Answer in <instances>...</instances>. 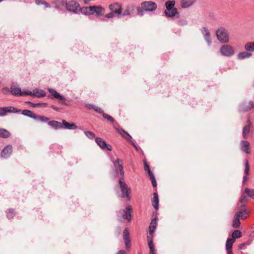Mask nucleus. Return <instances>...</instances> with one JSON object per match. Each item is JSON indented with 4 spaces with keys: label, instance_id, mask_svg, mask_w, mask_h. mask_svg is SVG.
Instances as JSON below:
<instances>
[{
    "label": "nucleus",
    "instance_id": "obj_1",
    "mask_svg": "<svg viewBox=\"0 0 254 254\" xmlns=\"http://www.w3.org/2000/svg\"><path fill=\"white\" fill-rule=\"evenodd\" d=\"M157 7L156 3L152 1H144L140 3V6L137 7V14L140 16L144 15V11L146 12H153Z\"/></svg>",
    "mask_w": 254,
    "mask_h": 254
},
{
    "label": "nucleus",
    "instance_id": "obj_2",
    "mask_svg": "<svg viewBox=\"0 0 254 254\" xmlns=\"http://www.w3.org/2000/svg\"><path fill=\"white\" fill-rule=\"evenodd\" d=\"M216 35L218 41L222 43H228L229 40V34L227 30L224 27L219 28L216 31Z\"/></svg>",
    "mask_w": 254,
    "mask_h": 254
},
{
    "label": "nucleus",
    "instance_id": "obj_3",
    "mask_svg": "<svg viewBox=\"0 0 254 254\" xmlns=\"http://www.w3.org/2000/svg\"><path fill=\"white\" fill-rule=\"evenodd\" d=\"M119 184L121 191V196L122 198L127 197L128 200L130 199L129 193L130 189L128 188L127 184L124 181V178H121L119 181Z\"/></svg>",
    "mask_w": 254,
    "mask_h": 254
},
{
    "label": "nucleus",
    "instance_id": "obj_4",
    "mask_svg": "<svg viewBox=\"0 0 254 254\" xmlns=\"http://www.w3.org/2000/svg\"><path fill=\"white\" fill-rule=\"evenodd\" d=\"M65 7L68 11L77 14L79 12V9H80V4L76 1L69 0L66 2Z\"/></svg>",
    "mask_w": 254,
    "mask_h": 254
},
{
    "label": "nucleus",
    "instance_id": "obj_5",
    "mask_svg": "<svg viewBox=\"0 0 254 254\" xmlns=\"http://www.w3.org/2000/svg\"><path fill=\"white\" fill-rule=\"evenodd\" d=\"M249 213V212L246 209L245 205H241L240 206H237V212L235 215L242 219H245L247 218Z\"/></svg>",
    "mask_w": 254,
    "mask_h": 254
},
{
    "label": "nucleus",
    "instance_id": "obj_6",
    "mask_svg": "<svg viewBox=\"0 0 254 254\" xmlns=\"http://www.w3.org/2000/svg\"><path fill=\"white\" fill-rule=\"evenodd\" d=\"M220 52L223 56L226 57L231 56L235 53L233 48L229 45L222 46L220 49Z\"/></svg>",
    "mask_w": 254,
    "mask_h": 254
},
{
    "label": "nucleus",
    "instance_id": "obj_7",
    "mask_svg": "<svg viewBox=\"0 0 254 254\" xmlns=\"http://www.w3.org/2000/svg\"><path fill=\"white\" fill-rule=\"evenodd\" d=\"M138 6H136L134 4H131L126 6V9L123 12V16H132L134 11H137Z\"/></svg>",
    "mask_w": 254,
    "mask_h": 254
},
{
    "label": "nucleus",
    "instance_id": "obj_8",
    "mask_svg": "<svg viewBox=\"0 0 254 254\" xmlns=\"http://www.w3.org/2000/svg\"><path fill=\"white\" fill-rule=\"evenodd\" d=\"M10 92L12 95L15 96L32 95V92L31 91H21L19 87L15 86H12L11 87Z\"/></svg>",
    "mask_w": 254,
    "mask_h": 254
},
{
    "label": "nucleus",
    "instance_id": "obj_9",
    "mask_svg": "<svg viewBox=\"0 0 254 254\" xmlns=\"http://www.w3.org/2000/svg\"><path fill=\"white\" fill-rule=\"evenodd\" d=\"M109 9L118 15H121L123 11L121 4L118 2H115L110 4L109 5Z\"/></svg>",
    "mask_w": 254,
    "mask_h": 254
},
{
    "label": "nucleus",
    "instance_id": "obj_10",
    "mask_svg": "<svg viewBox=\"0 0 254 254\" xmlns=\"http://www.w3.org/2000/svg\"><path fill=\"white\" fill-rule=\"evenodd\" d=\"M254 108V103L253 102H244L239 107V111L246 112Z\"/></svg>",
    "mask_w": 254,
    "mask_h": 254
},
{
    "label": "nucleus",
    "instance_id": "obj_11",
    "mask_svg": "<svg viewBox=\"0 0 254 254\" xmlns=\"http://www.w3.org/2000/svg\"><path fill=\"white\" fill-rule=\"evenodd\" d=\"M96 143L103 149H107L108 150L111 151L112 147L110 145L107 144L106 141L100 137H97L95 139Z\"/></svg>",
    "mask_w": 254,
    "mask_h": 254
},
{
    "label": "nucleus",
    "instance_id": "obj_12",
    "mask_svg": "<svg viewBox=\"0 0 254 254\" xmlns=\"http://www.w3.org/2000/svg\"><path fill=\"white\" fill-rule=\"evenodd\" d=\"M197 0H180V4L183 8H188L194 5Z\"/></svg>",
    "mask_w": 254,
    "mask_h": 254
},
{
    "label": "nucleus",
    "instance_id": "obj_13",
    "mask_svg": "<svg viewBox=\"0 0 254 254\" xmlns=\"http://www.w3.org/2000/svg\"><path fill=\"white\" fill-rule=\"evenodd\" d=\"M92 14L95 13L97 16H103L105 13V9L101 6H92Z\"/></svg>",
    "mask_w": 254,
    "mask_h": 254
},
{
    "label": "nucleus",
    "instance_id": "obj_14",
    "mask_svg": "<svg viewBox=\"0 0 254 254\" xmlns=\"http://www.w3.org/2000/svg\"><path fill=\"white\" fill-rule=\"evenodd\" d=\"M165 14L166 16L170 17H175V18H178L180 17V14L178 11V9L173 8L169 10L166 9L165 10Z\"/></svg>",
    "mask_w": 254,
    "mask_h": 254
},
{
    "label": "nucleus",
    "instance_id": "obj_15",
    "mask_svg": "<svg viewBox=\"0 0 254 254\" xmlns=\"http://www.w3.org/2000/svg\"><path fill=\"white\" fill-rule=\"evenodd\" d=\"M132 211V208L130 205H128L126 208V210H123V217L124 218L127 219L128 221H130L131 220V213Z\"/></svg>",
    "mask_w": 254,
    "mask_h": 254
},
{
    "label": "nucleus",
    "instance_id": "obj_16",
    "mask_svg": "<svg viewBox=\"0 0 254 254\" xmlns=\"http://www.w3.org/2000/svg\"><path fill=\"white\" fill-rule=\"evenodd\" d=\"M12 146L10 145L6 146L1 152L2 157L7 158L12 153Z\"/></svg>",
    "mask_w": 254,
    "mask_h": 254
},
{
    "label": "nucleus",
    "instance_id": "obj_17",
    "mask_svg": "<svg viewBox=\"0 0 254 254\" xmlns=\"http://www.w3.org/2000/svg\"><path fill=\"white\" fill-rule=\"evenodd\" d=\"M114 165L115 167H117L119 169L122 178H124V171L123 170V161L120 159H118L114 162Z\"/></svg>",
    "mask_w": 254,
    "mask_h": 254
},
{
    "label": "nucleus",
    "instance_id": "obj_18",
    "mask_svg": "<svg viewBox=\"0 0 254 254\" xmlns=\"http://www.w3.org/2000/svg\"><path fill=\"white\" fill-rule=\"evenodd\" d=\"M202 34L203 35L205 40L206 41L208 46L211 44V39L210 37V34L208 29L206 27H203L202 29Z\"/></svg>",
    "mask_w": 254,
    "mask_h": 254
},
{
    "label": "nucleus",
    "instance_id": "obj_19",
    "mask_svg": "<svg viewBox=\"0 0 254 254\" xmlns=\"http://www.w3.org/2000/svg\"><path fill=\"white\" fill-rule=\"evenodd\" d=\"M49 92L50 94L53 95L54 98L61 100L62 101L63 104H65V98L61 95L58 92H57L55 90L53 89H49Z\"/></svg>",
    "mask_w": 254,
    "mask_h": 254
},
{
    "label": "nucleus",
    "instance_id": "obj_20",
    "mask_svg": "<svg viewBox=\"0 0 254 254\" xmlns=\"http://www.w3.org/2000/svg\"><path fill=\"white\" fill-rule=\"evenodd\" d=\"M49 92L50 94L53 95L54 98L61 100L62 101L63 104H65V98L61 95L58 92H57L55 90L53 89H49Z\"/></svg>",
    "mask_w": 254,
    "mask_h": 254
},
{
    "label": "nucleus",
    "instance_id": "obj_21",
    "mask_svg": "<svg viewBox=\"0 0 254 254\" xmlns=\"http://www.w3.org/2000/svg\"><path fill=\"white\" fill-rule=\"evenodd\" d=\"M241 150L247 154H250V143L248 141L243 140L241 142Z\"/></svg>",
    "mask_w": 254,
    "mask_h": 254
},
{
    "label": "nucleus",
    "instance_id": "obj_22",
    "mask_svg": "<svg viewBox=\"0 0 254 254\" xmlns=\"http://www.w3.org/2000/svg\"><path fill=\"white\" fill-rule=\"evenodd\" d=\"M251 123L250 120L248 121V124L246 125L243 130V137L246 139L248 137V135L250 133V130H251Z\"/></svg>",
    "mask_w": 254,
    "mask_h": 254
},
{
    "label": "nucleus",
    "instance_id": "obj_23",
    "mask_svg": "<svg viewBox=\"0 0 254 254\" xmlns=\"http://www.w3.org/2000/svg\"><path fill=\"white\" fill-rule=\"evenodd\" d=\"M157 224V219L154 218L152 220L150 225L149 227V231L150 236L152 235L154 232Z\"/></svg>",
    "mask_w": 254,
    "mask_h": 254
},
{
    "label": "nucleus",
    "instance_id": "obj_24",
    "mask_svg": "<svg viewBox=\"0 0 254 254\" xmlns=\"http://www.w3.org/2000/svg\"><path fill=\"white\" fill-rule=\"evenodd\" d=\"M62 123L64 127L66 129H74L77 128V126L74 123H69L65 120H63Z\"/></svg>",
    "mask_w": 254,
    "mask_h": 254
},
{
    "label": "nucleus",
    "instance_id": "obj_25",
    "mask_svg": "<svg viewBox=\"0 0 254 254\" xmlns=\"http://www.w3.org/2000/svg\"><path fill=\"white\" fill-rule=\"evenodd\" d=\"M91 7L92 6L83 7H81L80 6V9H79V12H80L81 13L84 14L85 15H91L92 14V9H90Z\"/></svg>",
    "mask_w": 254,
    "mask_h": 254
},
{
    "label": "nucleus",
    "instance_id": "obj_26",
    "mask_svg": "<svg viewBox=\"0 0 254 254\" xmlns=\"http://www.w3.org/2000/svg\"><path fill=\"white\" fill-rule=\"evenodd\" d=\"M152 203L153 207L156 210H157L159 208V198L158 195L156 192H154L153 193V198Z\"/></svg>",
    "mask_w": 254,
    "mask_h": 254
},
{
    "label": "nucleus",
    "instance_id": "obj_27",
    "mask_svg": "<svg viewBox=\"0 0 254 254\" xmlns=\"http://www.w3.org/2000/svg\"><path fill=\"white\" fill-rule=\"evenodd\" d=\"M118 132L124 137H125L127 140L130 141L131 143L136 148L133 142L130 140L129 138H131L130 135L123 129L118 130Z\"/></svg>",
    "mask_w": 254,
    "mask_h": 254
},
{
    "label": "nucleus",
    "instance_id": "obj_28",
    "mask_svg": "<svg viewBox=\"0 0 254 254\" xmlns=\"http://www.w3.org/2000/svg\"><path fill=\"white\" fill-rule=\"evenodd\" d=\"M252 54L247 52H242L238 54L237 57L239 60H243L247 58H249L252 57Z\"/></svg>",
    "mask_w": 254,
    "mask_h": 254
},
{
    "label": "nucleus",
    "instance_id": "obj_29",
    "mask_svg": "<svg viewBox=\"0 0 254 254\" xmlns=\"http://www.w3.org/2000/svg\"><path fill=\"white\" fill-rule=\"evenodd\" d=\"M247 194L245 192L242 195L239 202H238L237 206H240L241 205H245L248 201Z\"/></svg>",
    "mask_w": 254,
    "mask_h": 254
},
{
    "label": "nucleus",
    "instance_id": "obj_30",
    "mask_svg": "<svg viewBox=\"0 0 254 254\" xmlns=\"http://www.w3.org/2000/svg\"><path fill=\"white\" fill-rule=\"evenodd\" d=\"M147 239L148 245L150 249V254H156L155 252V249L153 245V241L152 240V237H150V236H148Z\"/></svg>",
    "mask_w": 254,
    "mask_h": 254
},
{
    "label": "nucleus",
    "instance_id": "obj_31",
    "mask_svg": "<svg viewBox=\"0 0 254 254\" xmlns=\"http://www.w3.org/2000/svg\"><path fill=\"white\" fill-rule=\"evenodd\" d=\"M11 134L9 131L4 128H0V137L8 138Z\"/></svg>",
    "mask_w": 254,
    "mask_h": 254
},
{
    "label": "nucleus",
    "instance_id": "obj_32",
    "mask_svg": "<svg viewBox=\"0 0 254 254\" xmlns=\"http://www.w3.org/2000/svg\"><path fill=\"white\" fill-rule=\"evenodd\" d=\"M22 115L34 119L36 118V114L29 110H24L22 112Z\"/></svg>",
    "mask_w": 254,
    "mask_h": 254
},
{
    "label": "nucleus",
    "instance_id": "obj_33",
    "mask_svg": "<svg viewBox=\"0 0 254 254\" xmlns=\"http://www.w3.org/2000/svg\"><path fill=\"white\" fill-rule=\"evenodd\" d=\"M176 2L174 0H168L165 3L166 9L169 10L171 9L176 8L174 7Z\"/></svg>",
    "mask_w": 254,
    "mask_h": 254
},
{
    "label": "nucleus",
    "instance_id": "obj_34",
    "mask_svg": "<svg viewBox=\"0 0 254 254\" xmlns=\"http://www.w3.org/2000/svg\"><path fill=\"white\" fill-rule=\"evenodd\" d=\"M234 239H228L226 243V250H231L233 245L235 242Z\"/></svg>",
    "mask_w": 254,
    "mask_h": 254
},
{
    "label": "nucleus",
    "instance_id": "obj_35",
    "mask_svg": "<svg viewBox=\"0 0 254 254\" xmlns=\"http://www.w3.org/2000/svg\"><path fill=\"white\" fill-rule=\"evenodd\" d=\"M245 49L247 51H254V41L247 43L245 45Z\"/></svg>",
    "mask_w": 254,
    "mask_h": 254
},
{
    "label": "nucleus",
    "instance_id": "obj_36",
    "mask_svg": "<svg viewBox=\"0 0 254 254\" xmlns=\"http://www.w3.org/2000/svg\"><path fill=\"white\" fill-rule=\"evenodd\" d=\"M241 218L239 217H237L236 215L234 216V219L233 222L232 226L233 228H238L241 224L240 219Z\"/></svg>",
    "mask_w": 254,
    "mask_h": 254
},
{
    "label": "nucleus",
    "instance_id": "obj_37",
    "mask_svg": "<svg viewBox=\"0 0 254 254\" xmlns=\"http://www.w3.org/2000/svg\"><path fill=\"white\" fill-rule=\"evenodd\" d=\"M5 113H19L21 111L20 110H18L13 107H5Z\"/></svg>",
    "mask_w": 254,
    "mask_h": 254
},
{
    "label": "nucleus",
    "instance_id": "obj_38",
    "mask_svg": "<svg viewBox=\"0 0 254 254\" xmlns=\"http://www.w3.org/2000/svg\"><path fill=\"white\" fill-rule=\"evenodd\" d=\"M48 124L50 126H51L55 128L62 127L61 123L60 122H59L58 121H50V122H49Z\"/></svg>",
    "mask_w": 254,
    "mask_h": 254
},
{
    "label": "nucleus",
    "instance_id": "obj_39",
    "mask_svg": "<svg viewBox=\"0 0 254 254\" xmlns=\"http://www.w3.org/2000/svg\"><path fill=\"white\" fill-rule=\"evenodd\" d=\"M232 239H234L235 240L237 238H240L242 237V233L240 230H235L232 234Z\"/></svg>",
    "mask_w": 254,
    "mask_h": 254
},
{
    "label": "nucleus",
    "instance_id": "obj_40",
    "mask_svg": "<svg viewBox=\"0 0 254 254\" xmlns=\"http://www.w3.org/2000/svg\"><path fill=\"white\" fill-rule=\"evenodd\" d=\"M188 20L186 18L180 19L177 22L178 25L180 26H186L188 25Z\"/></svg>",
    "mask_w": 254,
    "mask_h": 254
},
{
    "label": "nucleus",
    "instance_id": "obj_41",
    "mask_svg": "<svg viewBox=\"0 0 254 254\" xmlns=\"http://www.w3.org/2000/svg\"><path fill=\"white\" fill-rule=\"evenodd\" d=\"M35 120H38L43 122H46L49 121V119L43 116H37L36 115Z\"/></svg>",
    "mask_w": 254,
    "mask_h": 254
},
{
    "label": "nucleus",
    "instance_id": "obj_42",
    "mask_svg": "<svg viewBox=\"0 0 254 254\" xmlns=\"http://www.w3.org/2000/svg\"><path fill=\"white\" fill-rule=\"evenodd\" d=\"M129 233L127 228H126L123 233L124 240V241L128 242V240H129Z\"/></svg>",
    "mask_w": 254,
    "mask_h": 254
},
{
    "label": "nucleus",
    "instance_id": "obj_43",
    "mask_svg": "<svg viewBox=\"0 0 254 254\" xmlns=\"http://www.w3.org/2000/svg\"><path fill=\"white\" fill-rule=\"evenodd\" d=\"M245 192L246 193L248 196L254 199V190L246 189Z\"/></svg>",
    "mask_w": 254,
    "mask_h": 254
},
{
    "label": "nucleus",
    "instance_id": "obj_44",
    "mask_svg": "<svg viewBox=\"0 0 254 254\" xmlns=\"http://www.w3.org/2000/svg\"><path fill=\"white\" fill-rule=\"evenodd\" d=\"M45 92L42 90H40L39 91H37L36 92H34L33 93H32L31 96H35L37 97H43L45 95Z\"/></svg>",
    "mask_w": 254,
    "mask_h": 254
},
{
    "label": "nucleus",
    "instance_id": "obj_45",
    "mask_svg": "<svg viewBox=\"0 0 254 254\" xmlns=\"http://www.w3.org/2000/svg\"><path fill=\"white\" fill-rule=\"evenodd\" d=\"M144 170L147 171L149 177L154 175L150 169L149 165L145 162H144Z\"/></svg>",
    "mask_w": 254,
    "mask_h": 254
},
{
    "label": "nucleus",
    "instance_id": "obj_46",
    "mask_svg": "<svg viewBox=\"0 0 254 254\" xmlns=\"http://www.w3.org/2000/svg\"><path fill=\"white\" fill-rule=\"evenodd\" d=\"M84 133L86 136L90 139H93L95 137V134L93 132L90 131H85Z\"/></svg>",
    "mask_w": 254,
    "mask_h": 254
},
{
    "label": "nucleus",
    "instance_id": "obj_47",
    "mask_svg": "<svg viewBox=\"0 0 254 254\" xmlns=\"http://www.w3.org/2000/svg\"><path fill=\"white\" fill-rule=\"evenodd\" d=\"M102 116L104 118L106 119L107 120H108V121H110L112 123H114L115 121L114 119L111 116L108 114L103 113Z\"/></svg>",
    "mask_w": 254,
    "mask_h": 254
},
{
    "label": "nucleus",
    "instance_id": "obj_48",
    "mask_svg": "<svg viewBox=\"0 0 254 254\" xmlns=\"http://www.w3.org/2000/svg\"><path fill=\"white\" fill-rule=\"evenodd\" d=\"M115 13L111 11V12L106 14L105 16L107 18L110 19L114 18L115 16Z\"/></svg>",
    "mask_w": 254,
    "mask_h": 254
},
{
    "label": "nucleus",
    "instance_id": "obj_49",
    "mask_svg": "<svg viewBox=\"0 0 254 254\" xmlns=\"http://www.w3.org/2000/svg\"><path fill=\"white\" fill-rule=\"evenodd\" d=\"M149 178H150V180H151V182H152L153 187H156L157 183H156V181L155 180L154 176V175L150 177Z\"/></svg>",
    "mask_w": 254,
    "mask_h": 254
},
{
    "label": "nucleus",
    "instance_id": "obj_50",
    "mask_svg": "<svg viewBox=\"0 0 254 254\" xmlns=\"http://www.w3.org/2000/svg\"><path fill=\"white\" fill-rule=\"evenodd\" d=\"M249 170H250V168H249V163H248V161H247L246 162V164H245V172L246 174V175L249 174Z\"/></svg>",
    "mask_w": 254,
    "mask_h": 254
},
{
    "label": "nucleus",
    "instance_id": "obj_51",
    "mask_svg": "<svg viewBox=\"0 0 254 254\" xmlns=\"http://www.w3.org/2000/svg\"><path fill=\"white\" fill-rule=\"evenodd\" d=\"M93 110L98 113H102V114L103 113H104L103 110L101 108H98L96 106H95V107L93 108Z\"/></svg>",
    "mask_w": 254,
    "mask_h": 254
},
{
    "label": "nucleus",
    "instance_id": "obj_52",
    "mask_svg": "<svg viewBox=\"0 0 254 254\" xmlns=\"http://www.w3.org/2000/svg\"><path fill=\"white\" fill-rule=\"evenodd\" d=\"M6 114L5 109L4 108H0V116H3Z\"/></svg>",
    "mask_w": 254,
    "mask_h": 254
},
{
    "label": "nucleus",
    "instance_id": "obj_53",
    "mask_svg": "<svg viewBox=\"0 0 254 254\" xmlns=\"http://www.w3.org/2000/svg\"><path fill=\"white\" fill-rule=\"evenodd\" d=\"M44 1H45V0H36L35 3L37 5H41V4L43 5Z\"/></svg>",
    "mask_w": 254,
    "mask_h": 254
},
{
    "label": "nucleus",
    "instance_id": "obj_54",
    "mask_svg": "<svg viewBox=\"0 0 254 254\" xmlns=\"http://www.w3.org/2000/svg\"><path fill=\"white\" fill-rule=\"evenodd\" d=\"M125 243L127 249H129L130 247V240H128V242L125 241Z\"/></svg>",
    "mask_w": 254,
    "mask_h": 254
},
{
    "label": "nucleus",
    "instance_id": "obj_55",
    "mask_svg": "<svg viewBox=\"0 0 254 254\" xmlns=\"http://www.w3.org/2000/svg\"><path fill=\"white\" fill-rule=\"evenodd\" d=\"M2 91H3V93L5 94L6 93L9 92V88H7V87L3 88L2 89Z\"/></svg>",
    "mask_w": 254,
    "mask_h": 254
},
{
    "label": "nucleus",
    "instance_id": "obj_56",
    "mask_svg": "<svg viewBox=\"0 0 254 254\" xmlns=\"http://www.w3.org/2000/svg\"><path fill=\"white\" fill-rule=\"evenodd\" d=\"M86 107L88 109H93L95 107V106L92 104H87Z\"/></svg>",
    "mask_w": 254,
    "mask_h": 254
},
{
    "label": "nucleus",
    "instance_id": "obj_57",
    "mask_svg": "<svg viewBox=\"0 0 254 254\" xmlns=\"http://www.w3.org/2000/svg\"><path fill=\"white\" fill-rule=\"evenodd\" d=\"M44 5H45V6L46 7V8H50L51 6L49 4H48L46 1H45L44 2V4H43Z\"/></svg>",
    "mask_w": 254,
    "mask_h": 254
},
{
    "label": "nucleus",
    "instance_id": "obj_58",
    "mask_svg": "<svg viewBox=\"0 0 254 254\" xmlns=\"http://www.w3.org/2000/svg\"><path fill=\"white\" fill-rule=\"evenodd\" d=\"M117 254H126V253L124 250H120V251H119Z\"/></svg>",
    "mask_w": 254,
    "mask_h": 254
},
{
    "label": "nucleus",
    "instance_id": "obj_59",
    "mask_svg": "<svg viewBox=\"0 0 254 254\" xmlns=\"http://www.w3.org/2000/svg\"><path fill=\"white\" fill-rule=\"evenodd\" d=\"M248 178L247 176H244L243 178V183L245 184L248 181Z\"/></svg>",
    "mask_w": 254,
    "mask_h": 254
},
{
    "label": "nucleus",
    "instance_id": "obj_60",
    "mask_svg": "<svg viewBox=\"0 0 254 254\" xmlns=\"http://www.w3.org/2000/svg\"><path fill=\"white\" fill-rule=\"evenodd\" d=\"M227 251L228 254H233L232 250H228Z\"/></svg>",
    "mask_w": 254,
    "mask_h": 254
},
{
    "label": "nucleus",
    "instance_id": "obj_61",
    "mask_svg": "<svg viewBox=\"0 0 254 254\" xmlns=\"http://www.w3.org/2000/svg\"><path fill=\"white\" fill-rule=\"evenodd\" d=\"M52 108H53L54 110H56V111H59V109L58 108L56 107H55V106H52Z\"/></svg>",
    "mask_w": 254,
    "mask_h": 254
},
{
    "label": "nucleus",
    "instance_id": "obj_62",
    "mask_svg": "<svg viewBox=\"0 0 254 254\" xmlns=\"http://www.w3.org/2000/svg\"><path fill=\"white\" fill-rule=\"evenodd\" d=\"M245 246V244H242L239 246V249H242V248Z\"/></svg>",
    "mask_w": 254,
    "mask_h": 254
},
{
    "label": "nucleus",
    "instance_id": "obj_63",
    "mask_svg": "<svg viewBox=\"0 0 254 254\" xmlns=\"http://www.w3.org/2000/svg\"><path fill=\"white\" fill-rule=\"evenodd\" d=\"M39 105V104H35V105H33V107H37V106H38Z\"/></svg>",
    "mask_w": 254,
    "mask_h": 254
},
{
    "label": "nucleus",
    "instance_id": "obj_64",
    "mask_svg": "<svg viewBox=\"0 0 254 254\" xmlns=\"http://www.w3.org/2000/svg\"><path fill=\"white\" fill-rule=\"evenodd\" d=\"M3 0H0V2H1Z\"/></svg>",
    "mask_w": 254,
    "mask_h": 254
}]
</instances>
